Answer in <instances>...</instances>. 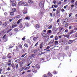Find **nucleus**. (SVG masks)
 Instances as JSON below:
<instances>
[{
  "label": "nucleus",
  "mask_w": 77,
  "mask_h": 77,
  "mask_svg": "<svg viewBox=\"0 0 77 77\" xmlns=\"http://www.w3.org/2000/svg\"><path fill=\"white\" fill-rule=\"evenodd\" d=\"M44 5V1H42L39 4V6L40 8H43Z\"/></svg>",
  "instance_id": "1"
},
{
  "label": "nucleus",
  "mask_w": 77,
  "mask_h": 77,
  "mask_svg": "<svg viewBox=\"0 0 77 77\" xmlns=\"http://www.w3.org/2000/svg\"><path fill=\"white\" fill-rule=\"evenodd\" d=\"M12 57V54L11 53H9L7 55V57L9 58V59H11Z\"/></svg>",
  "instance_id": "2"
},
{
  "label": "nucleus",
  "mask_w": 77,
  "mask_h": 77,
  "mask_svg": "<svg viewBox=\"0 0 77 77\" xmlns=\"http://www.w3.org/2000/svg\"><path fill=\"white\" fill-rule=\"evenodd\" d=\"M18 26V25L17 24V23H15L12 26L11 28L12 29H14V28H15V27H16L17 26Z\"/></svg>",
  "instance_id": "3"
},
{
  "label": "nucleus",
  "mask_w": 77,
  "mask_h": 77,
  "mask_svg": "<svg viewBox=\"0 0 77 77\" xmlns=\"http://www.w3.org/2000/svg\"><path fill=\"white\" fill-rule=\"evenodd\" d=\"M23 14H27V10L26 9H24Z\"/></svg>",
  "instance_id": "4"
},
{
  "label": "nucleus",
  "mask_w": 77,
  "mask_h": 77,
  "mask_svg": "<svg viewBox=\"0 0 77 77\" xmlns=\"http://www.w3.org/2000/svg\"><path fill=\"white\" fill-rule=\"evenodd\" d=\"M35 56H36V55H35V54H32L29 57H31V58L33 59V58H35Z\"/></svg>",
  "instance_id": "5"
},
{
  "label": "nucleus",
  "mask_w": 77,
  "mask_h": 77,
  "mask_svg": "<svg viewBox=\"0 0 77 77\" xmlns=\"http://www.w3.org/2000/svg\"><path fill=\"white\" fill-rule=\"evenodd\" d=\"M7 25V23L6 22H5L3 23L2 24V26H3V27H6V26Z\"/></svg>",
  "instance_id": "6"
},
{
  "label": "nucleus",
  "mask_w": 77,
  "mask_h": 77,
  "mask_svg": "<svg viewBox=\"0 0 77 77\" xmlns=\"http://www.w3.org/2000/svg\"><path fill=\"white\" fill-rule=\"evenodd\" d=\"M22 20H23V19H21L19 20L17 22V24H20V23L21 22V21H22Z\"/></svg>",
  "instance_id": "7"
},
{
  "label": "nucleus",
  "mask_w": 77,
  "mask_h": 77,
  "mask_svg": "<svg viewBox=\"0 0 77 77\" xmlns=\"http://www.w3.org/2000/svg\"><path fill=\"white\" fill-rule=\"evenodd\" d=\"M54 38L55 40H57L59 39V38H58V36L56 35L54 37Z\"/></svg>",
  "instance_id": "8"
},
{
  "label": "nucleus",
  "mask_w": 77,
  "mask_h": 77,
  "mask_svg": "<svg viewBox=\"0 0 77 77\" xmlns=\"http://www.w3.org/2000/svg\"><path fill=\"white\" fill-rule=\"evenodd\" d=\"M63 36L64 37H66V38H69V36L70 35H63Z\"/></svg>",
  "instance_id": "9"
},
{
  "label": "nucleus",
  "mask_w": 77,
  "mask_h": 77,
  "mask_svg": "<svg viewBox=\"0 0 77 77\" xmlns=\"http://www.w3.org/2000/svg\"><path fill=\"white\" fill-rule=\"evenodd\" d=\"M23 4L24 6H27L28 5V4L26 2H24L23 3Z\"/></svg>",
  "instance_id": "10"
},
{
  "label": "nucleus",
  "mask_w": 77,
  "mask_h": 77,
  "mask_svg": "<svg viewBox=\"0 0 77 77\" xmlns=\"http://www.w3.org/2000/svg\"><path fill=\"white\" fill-rule=\"evenodd\" d=\"M43 44V42H41L40 43V47L41 49H42V47H43V45H42V44Z\"/></svg>",
  "instance_id": "11"
},
{
  "label": "nucleus",
  "mask_w": 77,
  "mask_h": 77,
  "mask_svg": "<svg viewBox=\"0 0 77 77\" xmlns=\"http://www.w3.org/2000/svg\"><path fill=\"white\" fill-rule=\"evenodd\" d=\"M41 35L43 37H45L46 36V34L44 32H43L41 34Z\"/></svg>",
  "instance_id": "12"
},
{
  "label": "nucleus",
  "mask_w": 77,
  "mask_h": 77,
  "mask_svg": "<svg viewBox=\"0 0 77 77\" xmlns=\"http://www.w3.org/2000/svg\"><path fill=\"white\" fill-rule=\"evenodd\" d=\"M23 4V2H20L18 3V5L20 6V5H22Z\"/></svg>",
  "instance_id": "13"
},
{
  "label": "nucleus",
  "mask_w": 77,
  "mask_h": 77,
  "mask_svg": "<svg viewBox=\"0 0 77 77\" xmlns=\"http://www.w3.org/2000/svg\"><path fill=\"white\" fill-rule=\"evenodd\" d=\"M10 15H11V16H13V15H14V12H11L10 13Z\"/></svg>",
  "instance_id": "14"
},
{
  "label": "nucleus",
  "mask_w": 77,
  "mask_h": 77,
  "mask_svg": "<svg viewBox=\"0 0 77 77\" xmlns=\"http://www.w3.org/2000/svg\"><path fill=\"white\" fill-rule=\"evenodd\" d=\"M26 55H27V53H25L24 54L22 55L21 57H24L25 56H26Z\"/></svg>",
  "instance_id": "15"
},
{
  "label": "nucleus",
  "mask_w": 77,
  "mask_h": 77,
  "mask_svg": "<svg viewBox=\"0 0 77 77\" xmlns=\"http://www.w3.org/2000/svg\"><path fill=\"white\" fill-rule=\"evenodd\" d=\"M24 46H25V47L27 48V47H29V45L26 43H25L24 44Z\"/></svg>",
  "instance_id": "16"
},
{
  "label": "nucleus",
  "mask_w": 77,
  "mask_h": 77,
  "mask_svg": "<svg viewBox=\"0 0 77 77\" xmlns=\"http://www.w3.org/2000/svg\"><path fill=\"white\" fill-rule=\"evenodd\" d=\"M3 34V31H0V36H1Z\"/></svg>",
  "instance_id": "17"
},
{
  "label": "nucleus",
  "mask_w": 77,
  "mask_h": 77,
  "mask_svg": "<svg viewBox=\"0 0 77 77\" xmlns=\"http://www.w3.org/2000/svg\"><path fill=\"white\" fill-rule=\"evenodd\" d=\"M19 47L21 49H23V46H22V45H19Z\"/></svg>",
  "instance_id": "18"
},
{
  "label": "nucleus",
  "mask_w": 77,
  "mask_h": 77,
  "mask_svg": "<svg viewBox=\"0 0 77 77\" xmlns=\"http://www.w3.org/2000/svg\"><path fill=\"white\" fill-rule=\"evenodd\" d=\"M32 72L34 73H36V71L35 69H32Z\"/></svg>",
  "instance_id": "19"
},
{
  "label": "nucleus",
  "mask_w": 77,
  "mask_h": 77,
  "mask_svg": "<svg viewBox=\"0 0 77 77\" xmlns=\"http://www.w3.org/2000/svg\"><path fill=\"white\" fill-rule=\"evenodd\" d=\"M35 27L37 29H39L40 27L39 25L38 24H37L35 25Z\"/></svg>",
  "instance_id": "20"
},
{
  "label": "nucleus",
  "mask_w": 77,
  "mask_h": 77,
  "mask_svg": "<svg viewBox=\"0 0 77 77\" xmlns=\"http://www.w3.org/2000/svg\"><path fill=\"white\" fill-rule=\"evenodd\" d=\"M12 12H16L17 11V9L16 8H13L12 10Z\"/></svg>",
  "instance_id": "21"
},
{
  "label": "nucleus",
  "mask_w": 77,
  "mask_h": 77,
  "mask_svg": "<svg viewBox=\"0 0 77 77\" xmlns=\"http://www.w3.org/2000/svg\"><path fill=\"white\" fill-rule=\"evenodd\" d=\"M14 63H12L11 65V66H12V67L13 69H15V67L14 66Z\"/></svg>",
  "instance_id": "22"
},
{
  "label": "nucleus",
  "mask_w": 77,
  "mask_h": 77,
  "mask_svg": "<svg viewBox=\"0 0 77 77\" xmlns=\"http://www.w3.org/2000/svg\"><path fill=\"white\" fill-rule=\"evenodd\" d=\"M59 12H60V11H59L57 10L56 11V15H58V14H59Z\"/></svg>",
  "instance_id": "23"
},
{
  "label": "nucleus",
  "mask_w": 77,
  "mask_h": 77,
  "mask_svg": "<svg viewBox=\"0 0 77 77\" xmlns=\"http://www.w3.org/2000/svg\"><path fill=\"white\" fill-rule=\"evenodd\" d=\"M47 38L45 40V41H48V39H49V36L48 35H47Z\"/></svg>",
  "instance_id": "24"
},
{
  "label": "nucleus",
  "mask_w": 77,
  "mask_h": 77,
  "mask_svg": "<svg viewBox=\"0 0 77 77\" xmlns=\"http://www.w3.org/2000/svg\"><path fill=\"white\" fill-rule=\"evenodd\" d=\"M37 38H38V37H35L33 38V40L35 41H36V40L37 39Z\"/></svg>",
  "instance_id": "25"
},
{
  "label": "nucleus",
  "mask_w": 77,
  "mask_h": 77,
  "mask_svg": "<svg viewBox=\"0 0 77 77\" xmlns=\"http://www.w3.org/2000/svg\"><path fill=\"white\" fill-rule=\"evenodd\" d=\"M48 75L49 77H50V76H51V73L50 72L48 73Z\"/></svg>",
  "instance_id": "26"
},
{
  "label": "nucleus",
  "mask_w": 77,
  "mask_h": 77,
  "mask_svg": "<svg viewBox=\"0 0 77 77\" xmlns=\"http://www.w3.org/2000/svg\"><path fill=\"white\" fill-rule=\"evenodd\" d=\"M33 52L34 53H38V50H34Z\"/></svg>",
  "instance_id": "27"
},
{
  "label": "nucleus",
  "mask_w": 77,
  "mask_h": 77,
  "mask_svg": "<svg viewBox=\"0 0 77 77\" xmlns=\"http://www.w3.org/2000/svg\"><path fill=\"white\" fill-rule=\"evenodd\" d=\"M28 2H29V3H30V4L33 3V1H32V0L29 1Z\"/></svg>",
  "instance_id": "28"
},
{
  "label": "nucleus",
  "mask_w": 77,
  "mask_h": 77,
  "mask_svg": "<svg viewBox=\"0 0 77 77\" xmlns=\"http://www.w3.org/2000/svg\"><path fill=\"white\" fill-rule=\"evenodd\" d=\"M14 32H18V29L17 28H15L14 29Z\"/></svg>",
  "instance_id": "29"
},
{
  "label": "nucleus",
  "mask_w": 77,
  "mask_h": 77,
  "mask_svg": "<svg viewBox=\"0 0 77 77\" xmlns=\"http://www.w3.org/2000/svg\"><path fill=\"white\" fill-rule=\"evenodd\" d=\"M75 0H72L71 1V3H74V2H75Z\"/></svg>",
  "instance_id": "30"
},
{
  "label": "nucleus",
  "mask_w": 77,
  "mask_h": 77,
  "mask_svg": "<svg viewBox=\"0 0 77 77\" xmlns=\"http://www.w3.org/2000/svg\"><path fill=\"white\" fill-rule=\"evenodd\" d=\"M55 44H56L58 45V44H59V43L58 42V41H55Z\"/></svg>",
  "instance_id": "31"
},
{
  "label": "nucleus",
  "mask_w": 77,
  "mask_h": 77,
  "mask_svg": "<svg viewBox=\"0 0 77 77\" xmlns=\"http://www.w3.org/2000/svg\"><path fill=\"white\" fill-rule=\"evenodd\" d=\"M4 14L5 16H7V15H8V13H7V12H5Z\"/></svg>",
  "instance_id": "32"
},
{
  "label": "nucleus",
  "mask_w": 77,
  "mask_h": 77,
  "mask_svg": "<svg viewBox=\"0 0 77 77\" xmlns=\"http://www.w3.org/2000/svg\"><path fill=\"white\" fill-rule=\"evenodd\" d=\"M23 62H22L20 63V66H23Z\"/></svg>",
  "instance_id": "33"
},
{
  "label": "nucleus",
  "mask_w": 77,
  "mask_h": 77,
  "mask_svg": "<svg viewBox=\"0 0 77 77\" xmlns=\"http://www.w3.org/2000/svg\"><path fill=\"white\" fill-rule=\"evenodd\" d=\"M15 62H17V63H18L20 62V59H18V60H17L15 61Z\"/></svg>",
  "instance_id": "34"
},
{
  "label": "nucleus",
  "mask_w": 77,
  "mask_h": 77,
  "mask_svg": "<svg viewBox=\"0 0 77 77\" xmlns=\"http://www.w3.org/2000/svg\"><path fill=\"white\" fill-rule=\"evenodd\" d=\"M35 68H39V65H38V64H36L35 66Z\"/></svg>",
  "instance_id": "35"
},
{
  "label": "nucleus",
  "mask_w": 77,
  "mask_h": 77,
  "mask_svg": "<svg viewBox=\"0 0 77 77\" xmlns=\"http://www.w3.org/2000/svg\"><path fill=\"white\" fill-rule=\"evenodd\" d=\"M18 64H16V69H18Z\"/></svg>",
  "instance_id": "36"
},
{
  "label": "nucleus",
  "mask_w": 77,
  "mask_h": 77,
  "mask_svg": "<svg viewBox=\"0 0 77 77\" xmlns=\"http://www.w3.org/2000/svg\"><path fill=\"white\" fill-rule=\"evenodd\" d=\"M48 32L49 33H51V30H48Z\"/></svg>",
  "instance_id": "37"
},
{
  "label": "nucleus",
  "mask_w": 77,
  "mask_h": 77,
  "mask_svg": "<svg viewBox=\"0 0 77 77\" xmlns=\"http://www.w3.org/2000/svg\"><path fill=\"white\" fill-rule=\"evenodd\" d=\"M68 23H66L65 24V26L66 27H68Z\"/></svg>",
  "instance_id": "38"
},
{
  "label": "nucleus",
  "mask_w": 77,
  "mask_h": 77,
  "mask_svg": "<svg viewBox=\"0 0 77 77\" xmlns=\"http://www.w3.org/2000/svg\"><path fill=\"white\" fill-rule=\"evenodd\" d=\"M27 76L28 77H32V75H31L30 74H29L27 75Z\"/></svg>",
  "instance_id": "39"
},
{
  "label": "nucleus",
  "mask_w": 77,
  "mask_h": 77,
  "mask_svg": "<svg viewBox=\"0 0 77 77\" xmlns=\"http://www.w3.org/2000/svg\"><path fill=\"white\" fill-rule=\"evenodd\" d=\"M25 24L26 26H29V23H25Z\"/></svg>",
  "instance_id": "40"
},
{
  "label": "nucleus",
  "mask_w": 77,
  "mask_h": 77,
  "mask_svg": "<svg viewBox=\"0 0 77 77\" xmlns=\"http://www.w3.org/2000/svg\"><path fill=\"white\" fill-rule=\"evenodd\" d=\"M30 66L28 67H26L25 68V70H26V69H29V68H30Z\"/></svg>",
  "instance_id": "41"
},
{
  "label": "nucleus",
  "mask_w": 77,
  "mask_h": 77,
  "mask_svg": "<svg viewBox=\"0 0 77 77\" xmlns=\"http://www.w3.org/2000/svg\"><path fill=\"white\" fill-rule=\"evenodd\" d=\"M23 27V25H20L19 26V27L20 29H21V28H22V27Z\"/></svg>",
  "instance_id": "42"
},
{
  "label": "nucleus",
  "mask_w": 77,
  "mask_h": 77,
  "mask_svg": "<svg viewBox=\"0 0 77 77\" xmlns=\"http://www.w3.org/2000/svg\"><path fill=\"white\" fill-rule=\"evenodd\" d=\"M74 6V5H72L71 6V9H72V8Z\"/></svg>",
  "instance_id": "43"
},
{
  "label": "nucleus",
  "mask_w": 77,
  "mask_h": 77,
  "mask_svg": "<svg viewBox=\"0 0 77 77\" xmlns=\"http://www.w3.org/2000/svg\"><path fill=\"white\" fill-rule=\"evenodd\" d=\"M52 25H51L48 27V29H51V28H52Z\"/></svg>",
  "instance_id": "44"
},
{
  "label": "nucleus",
  "mask_w": 77,
  "mask_h": 77,
  "mask_svg": "<svg viewBox=\"0 0 77 77\" xmlns=\"http://www.w3.org/2000/svg\"><path fill=\"white\" fill-rule=\"evenodd\" d=\"M12 6H16V4L15 3H13L12 4Z\"/></svg>",
  "instance_id": "45"
},
{
  "label": "nucleus",
  "mask_w": 77,
  "mask_h": 77,
  "mask_svg": "<svg viewBox=\"0 0 77 77\" xmlns=\"http://www.w3.org/2000/svg\"><path fill=\"white\" fill-rule=\"evenodd\" d=\"M9 35H12V32H10L9 34Z\"/></svg>",
  "instance_id": "46"
},
{
  "label": "nucleus",
  "mask_w": 77,
  "mask_h": 77,
  "mask_svg": "<svg viewBox=\"0 0 77 77\" xmlns=\"http://www.w3.org/2000/svg\"><path fill=\"white\" fill-rule=\"evenodd\" d=\"M28 43V44H31V42L29 40L27 42Z\"/></svg>",
  "instance_id": "47"
},
{
  "label": "nucleus",
  "mask_w": 77,
  "mask_h": 77,
  "mask_svg": "<svg viewBox=\"0 0 77 77\" xmlns=\"http://www.w3.org/2000/svg\"><path fill=\"white\" fill-rule=\"evenodd\" d=\"M66 48L67 50H68V49L69 48V46H67L66 47Z\"/></svg>",
  "instance_id": "48"
},
{
  "label": "nucleus",
  "mask_w": 77,
  "mask_h": 77,
  "mask_svg": "<svg viewBox=\"0 0 77 77\" xmlns=\"http://www.w3.org/2000/svg\"><path fill=\"white\" fill-rule=\"evenodd\" d=\"M49 43L50 44H53V41L51 40L50 42Z\"/></svg>",
  "instance_id": "49"
},
{
  "label": "nucleus",
  "mask_w": 77,
  "mask_h": 77,
  "mask_svg": "<svg viewBox=\"0 0 77 77\" xmlns=\"http://www.w3.org/2000/svg\"><path fill=\"white\" fill-rule=\"evenodd\" d=\"M2 70L3 69H0V74H2Z\"/></svg>",
  "instance_id": "50"
},
{
  "label": "nucleus",
  "mask_w": 77,
  "mask_h": 77,
  "mask_svg": "<svg viewBox=\"0 0 77 77\" xmlns=\"http://www.w3.org/2000/svg\"><path fill=\"white\" fill-rule=\"evenodd\" d=\"M50 46H48V47H47V48H46V49L47 50H48V49H49V48H50Z\"/></svg>",
  "instance_id": "51"
},
{
  "label": "nucleus",
  "mask_w": 77,
  "mask_h": 77,
  "mask_svg": "<svg viewBox=\"0 0 77 77\" xmlns=\"http://www.w3.org/2000/svg\"><path fill=\"white\" fill-rule=\"evenodd\" d=\"M68 29H66L65 30V32H66V33H68Z\"/></svg>",
  "instance_id": "52"
},
{
  "label": "nucleus",
  "mask_w": 77,
  "mask_h": 77,
  "mask_svg": "<svg viewBox=\"0 0 77 77\" xmlns=\"http://www.w3.org/2000/svg\"><path fill=\"white\" fill-rule=\"evenodd\" d=\"M64 29L63 28H60V31H61L62 30H63Z\"/></svg>",
  "instance_id": "53"
},
{
  "label": "nucleus",
  "mask_w": 77,
  "mask_h": 77,
  "mask_svg": "<svg viewBox=\"0 0 77 77\" xmlns=\"http://www.w3.org/2000/svg\"><path fill=\"white\" fill-rule=\"evenodd\" d=\"M61 11L63 12H65V10H64V9H63V8L61 9Z\"/></svg>",
  "instance_id": "54"
},
{
  "label": "nucleus",
  "mask_w": 77,
  "mask_h": 77,
  "mask_svg": "<svg viewBox=\"0 0 77 77\" xmlns=\"http://www.w3.org/2000/svg\"><path fill=\"white\" fill-rule=\"evenodd\" d=\"M13 47L12 46H11V45H9V48H12Z\"/></svg>",
  "instance_id": "55"
},
{
  "label": "nucleus",
  "mask_w": 77,
  "mask_h": 77,
  "mask_svg": "<svg viewBox=\"0 0 77 77\" xmlns=\"http://www.w3.org/2000/svg\"><path fill=\"white\" fill-rule=\"evenodd\" d=\"M45 53V52H43L40 53V54H44V53Z\"/></svg>",
  "instance_id": "56"
},
{
  "label": "nucleus",
  "mask_w": 77,
  "mask_h": 77,
  "mask_svg": "<svg viewBox=\"0 0 77 77\" xmlns=\"http://www.w3.org/2000/svg\"><path fill=\"white\" fill-rule=\"evenodd\" d=\"M38 44V42H37L34 46V47L36 46Z\"/></svg>",
  "instance_id": "57"
},
{
  "label": "nucleus",
  "mask_w": 77,
  "mask_h": 77,
  "mask_svg": "<svg viewBox=\"0 0 77 77\" xmlns=\"http://www.w3.org/2000/svg\"><path fill=\"white\" fill-rule=\"evenodd\" d=\"M39 13L40 14H41V15H42V11H40Z\"/></svg>",
  "instance_id": "58"
},
{
  "label": "nucleus",
  "mask_w": 77,
  "mask_h": 77,
  "mask_svg": "<svg viewBox=\"0 0 77 77\" xmlns=\"http://www.w3.org/2000/svg\"><path fill=\"white\" fill-rule=\"evenodd\" d=\"M54 74H56L57 73V72H56V71H54Z\"/></svg>",
  "instance_id": "59"
},
{
  "label": "nucleus",
  "mask_w": 77,
  "mask_h": 77,
  "mask_svg": "<svg viewBox=\"0 0 77 77\" xmlns=\"http://www.w3.org/2000/svg\"><path fill=\"white\" fill-rule=\"evenodd\" d=\"M71 15H72V13H70L69 15V17H70L71 16Z\"/></svg>",
  "instance_id": "60"
},
{
  "label": "nucleus",
  "mask_w": 77,
  "mask_h": 77,
  "mask_svg": "<svg viewBox=\"0 0 77 77\" xmlns=\"http://www.w3.org/2000/svg\"><path fill=\"white\" fill-rule=\"evenodd\" d=\"M13 19H10L9 20V21L10 22H11V21H12L13 20Z\"/></svg>",
  "instance_id": "61"
},
{
  "label": "nucleus",
  "mask_w": 77,
  "mask_h": 77,
  "mask_svg": "<svg viewBox=\"0 0 77 77\" xmlns=\"http://www.w3.org/2000/svg\"><path fill=\"white\" fill-rule=\"evenodd\" d=\"M5 37H6V35H4V36H3L2 37V38L3 39H4V38H5Z\"/></svg>",
  "instance_id": "62"
},
{
  "label": "nucleus",
  "mask_w": 77,
  "mask_h": 77,
  "mask_svg": "<svg viewBox=\"0 0 77 77\" xmlns=\"http://www.w3.org/2000/svg\"><path fill=\"white\" fill-rule=\"evenodd\" d=\"M7 70H8V71H9V70H10V68L9 67L7 69Z\"/></svg>",
  "instance_id": "63"
},
{
  "label": "nucleus",
  "mask_w": 77,
  "mask_h": 77,
  "mask_svg": "<svg viewBox=\"0 0 77 77\" xmlns=\"http://www.w3.org/2000/svg\"><path fill=\"white\" fill-rule=\"evenodd\" d=\"M75 5H76V6H77V1L75 2Z\"/></svg>",
  "instance_id": "64"
}]
</instances>
